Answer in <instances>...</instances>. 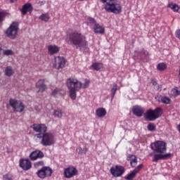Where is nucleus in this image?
Wrapping results in <instances>:
<instances>
[{
    "label": "nucleus",
    "mask_w": 180,
    "mask_h": 180,
    "mask_svg": "<svg viewBox=\"0 0 180 180\" xmlns=\"http://www.w3.org/2000/svg\"><path fill=\"white\" fill-rule=\"evenodd\" d=\"M103 4H105L104 9L108 13H113L114 15H120L121 13L122 7V5L116 1V0H100Z\"/></svg>",
    "instance_id": "1"
},
{
    "label": "nucleus",
    "mask_w": 180,
    "mask_h": 180,
    "mask_svg": "<svg viewBox=\"0 0 180 180\" xmlns=\"http://www.w3.org/2000/svg\"><path fill=\"white\" fill-rule=\"evenodd\" d=\"M163 114L162 108L157 107L155 110L148 109L143 115L146 121L153 122L160 118Z\"/></svg>",
    "instance_id": "2"
},
{
    "label": "nucleus",
    "mask_w": 180,
    "mask_h": 180,
    "mask_svg": "<svg viewBox=\"0 0 180 180\" xmlns=\"http://www.w3.org/2000/svg\"><path fill=\"white\" fill-rule=\"evenodd\" d=\"M36 137L41 139L40 143L43 146H51L55 142L54 135L51 133L45 132L42 135L41 134H37Z\"/></svg>",
    "instance_id": "3"
},
{
    "label": "nucleus",
    "mask_w": 180,
    "mask_h": 180,
    "mask_svg": "<svg viewBox=\"0 0 180 180\" xmlns=\"http://www.w3.org/2000/svg\"><path fill=\"white\" fill-rule=\"evenodd\" d=\"M150 148L155 153L164 154L167 151V143L163 141H156L150 144Z\"/></svg>",
    "instance_id": "4"
},
{
    "label": "nucleus",
    "mask_w": 180,
    "mask_h": 180,
    "mask_svg": "<svg viewBox=\"0 0 180 180\" xmlns=\"http://www.w3.org/2000/svg\"><path fill=\"white\" fill-rule=\"evenodd\" d=\"M19 23L18 22H13L9 27L6 31V36L8 39L14 40L18 35Z\"/></svg>",
    "instance_id": "5"
},
{
    "label": "nucleus",
    "mask_w": 180,
    "mask_h": 180,
    "mask_svg": "<svg viewBox=\"0 0 180 180\" xmlns=\"http://www.w3.org/2000/svg\"><path fill=\"white\" fill-rule=\"evenodd\" d=\"M9 105L14 112L22 113L25 110V105L23 102L15 98L9 99Z\"/></svg>",
    "instance_id": "6"
},
{
    "label": "nucleus",
    "mask_w": 180,
    "mask_h": 180,
    "mask_svg": "<svg viewBox=\"0 0 180 180\" xmlns=\"http://www.w3.org/2000/svg\"><path fill=\"white\" fill-rule=\"evenodd\" d=\"M66 86L68 89L79 91L82 86V82L78 80V79L70 77L67 79Z\"/></svg>",
    "instance_id": "7"
},
{
    "label": "nucleus",
    "mask_w": 180,
    "mask_h": 180,
    "mask_svg": "<svg viewBox=\"0 0 180 180\" xmlns=\"http://www.w3.org/2000/svg\"><path fill=\"white\" fill-rule=\"evenodd\" d=\"M53 169L50 167L44 166L37 172V176L41 179L51 177Z\"/></svg>",
    "instance_id": "8"
},
{
    "label": "nucleus",
    "mask_w": 180,
    "mask_h": 180,
    "mask_svg": "<svg viewBox=\"0 0 180 180\" xmlns=\"http://www.w3.org/2000/svg\"><path fill=\"white\" fill-rule=\"evenodd\" d=\"M70 41L75 45H79L84 41V36L81 33L75 31L69 35Z\"/></svg>",
    "instance_id": "9"
},
{
    "label": "nucleus",
    "mask_w": 180,
    "mask_h": 180,
    "mask_svg": "<svg viewBox=\"0 0 180 180\" xmlns=\"http://www.w3.org/2000/svg\"><path fill=\"white\" fill-rule=\"evenodd\" d=\"M110 172L112 176L118 178L123 175L125 172V169L122 165H115L110 168Z\"/></svg>",
    "instance_id": "10"
},
{
    "label": "nucleus",
    "mask_w": 180,
    "mask_h": 180,
    "mask_svg": "<svg viewBox=\"0 0 180 180\" xmlns=\"http://www.w3.org/2000/svg\"><path fill=\"white\" fill-rule=\"evenodd\" d=\"M64 176L66 179H71L75 176H78V169L75 167H68L64 169Z\"/></svg>",
    "instance_id": "11"
},
{
    "label": "nucleus",
    "mask_w": 180,
    "mask_h": 180,
    "mask_svg": "<svg viewBox=\"0 0 180 180\" xmlns=\"http://www.w3.org/2000/svg\"><path fill=\"white\" fill-rule=\"evenodd\" d=\"M30 128L38 134H44L47 132V126L44 124H33L30 126Z\"/></svg>",
    "instance_id": "12"
},
{
    "label": "nucleus",
    "mask_w": 180,
    "mask_h": 180,
    "mask_svg": "<svg viewBox=\"0 0 180 180\" xmlns=\"http://www.w3.org/2000/svg\"><path fill=\"white\" fill-rule=\"evenodd\" d=\"M54 60V67L56 70H61V68H64V67H65V58H64V57L56 56Z\"/></svg>",
    "instance_id": "13"
},
{
    "label": "nucleus",
    "mask_w": 180,
    "mask_h": 180,
    "mask_svg": "<svg viewBox=\"0 0 180 180\" xmlns=\"http://www.w3.org/2000/svg\"><path fill=\"white\" fill-rule=\"evenodd\" d=\"M19 165L23 171H28L32 167V162L29 159H20Z\"/></svg>",
    "instance_id": "14"
},
{
    "label": "nucleus",
    "mask_w": 180,
    "mask_h": 180,
    "mask_svg": "<svg viewBox=\"0 0 180 180\" xmlns=\"http://www.w3.org/2000/svg\"><path fill=\"white\" fill-rule=\"evenodd\" d=\"M46 79H41L35 84L36 89H38L37 93H44L47 89V85L45 84Z\"/></svg>",
    "instance_id": "15"
},
{
    "label": "nucleus",
    "mask_w": 180,
    "mask_h": 180,
    "mask_svg": "<svg viewBox=\"0 0 180 180\" xmlns=\"http://www.w3.org/2000/svg\"><path fill=\"white\" fill-rule=\"evenodd\" d=\"M44 158V153L40 150H36L32 151L30 155V158L32 161H36L39 159H43Z\"/></svg>",
    "instance_id": "16"
},
{
    "label": "nucleus",
    "mask_w": 180,
    "mask_h": 180,
    "mask_svg": "<svg viewBox=\"0 0 180 180\" xmlns=\"http://www.w3.org/2000/svg\"><path fill=\"white\" fill-rule=\"evenodd\" d=\"M171 157V153L162 154V153H155L154 154L152 162H158L159 160H166Z\"/></svg>",
    "instance_id": "17"
},
{
    "label": "nucleus",
    "mask_w": 180,
    "mask_h": 180,
    "mask_svg": "<svg viewBox=\"0 0 180 180\" xmlns=\"http://www.w3.org/2000/svg\"><path fill=\"white\" fill-rule=\"evenodd\" d=\"M133 115L138 117H141L144 112V110L142 107L139 105H134L132 108Z\"/></svg>",
    "instance_id": "18"
},
{
    "label": "nucleus",
    "mask_w": 180,
    "mask_h": 180,
    "mask_svg": "<svg viewBox=\"0 0 180 180\" xmlns=\"http://www.w3.org/2000/svg\"><path fill=\"white\" fill-rule=\"evenodd\" d=\"M93 30L96 34H103L105 33V27L101 25L99 23L93 26Z\"/></svg>",
    "instance_id": "19"
},
{
    "label": "nucleus",
    "mask_w": 180,
    "mask_h": 180,
    "mask_svg": "<svg viewBox=\"0 0 180 180\" xmlns=\"http://www.w3.org/2000/svg\"><path fill=\"white\" fill-rule=\"evenodd\" d=\"M127 160L130 162V165L131 167L134 168L137 165V158L134 155L129 154L127 158Z\"/></svg>",
    "instance_id": "20"
},
{
    "label": "nucleus",
    "mask_w": 180,
    "mask_h": 180,
    "mask_svg": "<svg viewBox=\"0 0 180 180\" xmlns=\"http://www.w3.org/2000/svg\"><path fill=\"white\" fill-rule=\"evenodd\" d=\"M33 10V6L31 4H25L21 10L22 15H27L28 12H31Z\"/></svg>",
    "instance_id": "21"
},
{
    "label": "nucleus",
    "mask_w": 180,
    "mask_h": 180,
    "mask_svg": "<svg viewBox=\"0 0 180 180\" xmlns=\"http://www.w3.org/2000/svg\"><path fill=\"white\" fill-rule=\"evenodd\" d=\"M60 51V47L57 46H48V53L50 56H53V54H57Z\"/></svg>",
    "instance_id": "22"
},
{
    "label": "nucleus",
    "mask_w": 180,
    "mask_h": 180,
    "mask_svg": "<svg viewBox=\"0 0 180 180\" xmlns=\"http://www.w3.org/2000/svg\"><path fill=\"white\" fill-rule=\"evenodd\" d=\"M96 116L99 118L104 117L105 116H106V114H107L106 109L103 108H98L96 110Z\"/></svg>",
    "instance_id": "23"
},
{
    "label": "nucleus",
    "mask_w": 180,
    "mask_h": 180,
    "mask_svg": "<svg viewBox=\"0 0 180 180\" xmlns=\"http://www.w3.org/2000/svg\"><path fill=\"white\" fill-rule=\"evenodd\" d=\"M15 74V70L12 66H7L4 70V75L6 77H13Z\"/></svg>",
    "instance_id": "24"
},
{
    "label": "nucleus",
    "mask_w": 180,
    "mask_h": 180,
    "mask_svg": "<svg viewBox=\"0 0 180 180\" xmlns=\"http://www.w3.org/2000/svg\"><path fill=\"white\" fill-rule=\"evenodd\" d=\"M139 54V60H145V58H146L147 57H149L150 56V53L144 49H143Z\"/></svg>",
    "instance_id": "25"
},
{
    "label": "nucleus",
    "mask_w": 180,
    "mask_h": 180,
    "mask_svg": "<svg viewBox=\"0 0 180 180\" xmlns=\"http://www.w3.org/2000/svg\"><path fill=\"white\" fill-rule=\"evenodd\" d=\"M92 68L96 71H101L103 68V63H94L91 65Z\"/></svg>",
    "instance_id": "26"
},
{
    "label": "nucleus",
    "mask_w": 180,
    "mask_h": 180,
    "mask_svg": "<svg viewBox=\"0 0 180 180\" xmlns=\"http://www.w3.org/2000/svg\"><path fill=\"white\" fill-rule=\"evenodd\" d=\"M76 152L79 155H86V153H88V148H86V146H84V148L79 147L76 149Z\"/></svg>",
    "instance_id": "27"
},
{
    "label": "nucleus",
    "mask_w": 180,
    "mask_h": 180,
    "mask_svg": "<svg viewBox=\"0 0 180 180\" xmlns=\"http://www.w3.org/2000/svg\"><path fill=\"white\" fill-rule=\"evenodd\" d=\"M77 91H78V90L69 89L70 98L72 101L77 100Z\"/></svg>",
    "instance_id": "28"
},
{
    "label": "nucleus",
    "mask_w": 180,
    "mask_h": 180,
    "mask_svg": "<svg viewBox=\"0 0 180 180\" xmlns=\"http://www.w3.org/2000/svg\"><path fill=\"white\" fill-rule=\"evenodd\" d=\"M87 23L90 27H92V26H95V25H97L98 22H96V20L92 17H89L87 18Z\"/></svg>",
    "instance_id": "29"
},
{
    "label": "nucleus",
    "mask_w": 180,
    "mask_h": 180,
    "mask_svg": "<svg viewBox=\"0 0 180 180\" xmlns=\"http://www.w3.org/2000/svg\"><path fill=\"white\" fill-rule=\"evenodd\" d=\"M53 116L58 119L63 118V110H54Z\"/></svg>",
    "instance_id": "30"
},
{
    "label": "nucleus",
    "mask_w": 180,
    "mask_h": 180,
    "mask_svg": "<svg viewBox=\"0 0 180 180\" xmlns=\"http://www.w3.org/2000/svg\"><path fill=\"white\" fill-rule=\"evenodd\" d=\"M40 20L43 22H49L50 20V15L49 13H44L39 16Z\"/></svg>",
    "instance_id": "31"
},
{
    "label": "nucleus",
    "mask_w": 180,
    "mask_h": 180,
    "mask_svg": "<svg viewBox=\"0 0 180 180\" xmlns=\"http://www.w3.org/2000/svg\"><path fill=\"white\" fill-rule=\"evenodd\" d=\"M117 91V84L114 83L112 88L111 89V97H112V100L114 99L115 96L116 94V92Z\"/></svg>",
    "instance_id": "32"
},
{
    "label": "nucleus",
    "mask_w": 180,
    "mask_h": 180,
    "mask_svg": "<svg viewBox=\"0 0 180 180\" xmlns=\"http://www.w3.org/2000/svg\"><path fill=\"white\" fill-rule=\"evenodd\" d=\"M136 176V174L135 172L131 171V173L128 174L125 177L124 179L126 180H133Z\"/></svg>",
    "instance_id": "33"
},
{
    "label": "nucleus",
    "mask_w": 180,
    "mask_h": 180,
    "mask_svg": "<svg viewBox=\"0 0 180 180\" xmlns=\"http://www.w3.org/2000/svg\"><path fill=\"white\" fill-rule=\"evenodd\" d=\"M168 7L172 8L174 12H178L180 8L177 4H173L172 3H169L168 4Z\"/></svg>",
    "instance_id": "34"
},
{
    "label": "nucleus",
    "mask_w": 180,
    "mask_h": 180,
    "mask_svg": "<svg viewBox=\"0 0 180 180\" xmlns=\"http://www.w3.org/2000/svg\"><path fill=\"white\" fill-rule=\"evenodd\" d=\"M161 103L165 104V105H169L171 104V99L169 97L163 96L160 99Z\"/></svg>",
    "instance_id": "35"
},
{
    "label": "nucleus",
    "mask_w": 180,
    "mask_h": 180,
    "mask_svg": "<svg viewBox=\"0 0 180 180\" xmlns=\"http://www.w3.org/2000/svg\"><path fill=\"white\" fill-rule=\"evenodd\" d=\"M90 84H91V81L88 79H86L84 80V84L82 83L81 89H88L89 87Z\"/></svg>",
    "instance_id": "36"
},
{
    "label": "nucleus",
    "mask_w": 180,
    "mask_h": 180,
    "mask_svg": "<svg viewBox=\"0 0 180 180\" xmlns=\"http://www.w3.org/2000/svg\"><path fill=\"white\" fill-rule=\"evenodd\" d=\"M171 94L174 97H176L180 95V90H179L178 87H174L172 89Z\"/></svg>",
    "instance_id": "37"
},
{
    "label": "nucleus",
    "mask_w": 180,
    "mask_h": 180,
    "mask_svg": "<svg viewBox=\"0 0 180 180\" xmlns=\"http://www.w3.org/2000/svg\"><path fill=\"white\" fill-rule=\"evenodd\" d=\"M157 68L159 71H165L167 68V65L165 63H160L157 65Z\"/></svg>",
    "instance_id": "38"
},
{
    "label": "nucleus",
    "mask_w": 180,
    "mask_h": 180,
    "mask_svg": "<svg viewBox=\"0 0 180 180\" xmlns=\"http://www.w3.org/2000/svg\"><path fill=\"white\" fill-rule=\"evenodd\" d=\"M147 129L149 131H155L156 130V127L154 123H149L147 126Z\"/></svg>",
    "instance_id": "39"
},
{
    "label": "nucleus",
    "mask_w": 180,
    "mask_h": 180,
    "mask_svg": "<svg viewBox=\"0 0 180 180\" xmlns=\"http://www.w3.org/2000/svg\"><path fill=\"white\" fill-rule=\"evenodd\" d=\"M3 180H14L13 174L6 173L3 175Z\"/></svg>",
    "instance_id": "40"
},
{
    "label": "nucleus",
    "mask_w": 180,
    "mask_h": 180,
    "mask_svg": "<svg viewBox=\"0 0 180 180\" xmlns=\"http://www.w3.org/2000/svg\"><path fill=\"white\" fill-rule=\"evenodd\" d=\"M61 95V90L60 89H56L52 92V96L57 98L58 96Z\"/></svg>",
    "instance_id": "41"
},
{
    "label": "nucleus",
    "mask_w": 180,
    "mask_h": 180,
    "mask_svg": "<svg viewBox=\"0 0 180 180\" xmlns=\"http://www.w3.org/2000/svg\"><path fill=\"white\" fill-rule=\"evenodd\" d=\"M3 54L4 56H13L14 52L11 49H7V50H4Z\"/></svg>",
    "instance_id": "42"
},
{
    "label": "nucleus",
    "mask_w": 180,
    "mask_h": 180,
    "mask_svg": "<svg viewBox=\"0 0 180 180\" xmlns=\"http://www.w3.org/2000/svg\"><path fill=\"white\" fill-rule=\"evenodd\" d=\"M6 16V13L4 11H0V23H2Z\"/></svg>",
    "instance_id": "43"
},
{
    "label": "nucleus",
    "mask_w": 180,
    "mask_h": 180,
    "mask_svg": "<svg viewBox=\"0 0 180 180\" xmlns=\"http://www.w3.org/2000/svg\"><path fill=\"white\" fill-rule=\"evenodd\" d=\"M143 164H141L136 167L133 172H135L136 174L143 169Z\"/></svg>",
    "instance_id": "44"
},
{
    "label": "nucleus",
    "mask_w": 180,
    "mask_h": 180,
    "mask_svg": "<svg viewBox=\"0 0 180 180\" xmlns=\"http://www.w3.org/2000/svg\"><path fill=\"white\" fill-rule=\"evenodd\" d=\"M34 167L38 168L39 167L44 166V162L43 161H38L34 164Z\"/></svg>",
    "instance_id": "45"
},
{
    "label": "nucleus",
    "mask_w": 180,
    "mask_h": 180,
    "mask_svg": "<svg viewBox=\"0 0 180 180\" xmlns=\"http://www.w3.org/2000/svg\"><path fill=\"white\" fill-rule=\"evenodd\" d=\"M176 37H177V39H179V40H180V30H178L176 32Z\"/></svg>",
    "instance_id": "46"
},
{
    "label": "nucleus",
    "mask_w": 180,
    "mask_h": 180,
    "mask_svg": "<svg viewBox=\"0 0 180 180\" xmlns=\"http://www.w3.org/2000/svg\"><path fill=\"white\" fill-rule=\"evenodd\" d=\"M2 50H3L2 48L0 47V60H2L3 58L2 53H1Z\"/></svg>",
    "instance_id": "47"
},
{
    "label": "nucleus",
    "mask_w": 180,
    "mask_h": 180,
    "mask_svg": "<svg viewBox=\"0 0 180 180\" xmlns=\"http://www.w3.org/2000/svg\"><path fill=\"white\" fill-rule=\"evenodd\" d=\"M11 3H15L18 1V0H9Z\"/></svg>",
    "instance_id": "48"
},
{
    "label": "nucleus",
    "mask_w": 180,
    "mask_h": 180,
    "mask_svg": "<svg viewBox=\"0 0 180 180\" xmlns=\"http://www.w3.org/2000/svg\"><path fill=\"white\" fill-rule=\"evenodd\" d=\"M79 47H80V50H84V49H85L84 46H79Z\"/></svg>",
    "instance_id": "49"
},
{
    "label": "nucleus",
    "mask_w": 180,
    "mask_h": 180,
    "mask_svg": "<svg viewBox=\"0 0 180 180\" xmlns=\"http://www.w3.org/2000/svg\"><path fill=\"white\" fill-rule=\"evenodd\" d=\"M153 86H157V85H158L157 82H153Z\"/></svg>",
    "instance_id": "50"
},
{
    "label": "nucleus",
    "mask_w": 180,
    "mask_h": 180,
    "mask_svg": "<svg viewBox=\"0 0 180 180\" xmlns=\"http://www.w3.org/2000/svg\"><path fill=\"white\" fill-rule=\"evenodd\" d=\"M177 129H178L179 132L180 133V124L177 126Z\"/></svg>",
    "instance_id": "51"
},
{
    "label": "nucleus",
    "mask_w": 180,
    "mask_h": 180,
    "mask_svg": "<svg viewBox=\"0 0 180 180\" xmlns=\"http://www.w3.org/2000/svg\"><path fill=\"white\" fill-rule=\"evenodd\" d=\"M179 77H180V68H179ZM179 81H180V79H179Z\"/></svg>",
    "instance_id": "52"
},
{
    "label": "nucleus",
    "mask_w": 180,
    "mask_h": 180,
    "mask_svg": "<svg viewBox=\"0 0 180 180\" xmlns=\"http://www.w3.org/2000/svg\"><path fill=\"white\" fill-rule=\"evenodd\" d=\"M24 180H30L29 179H24Z\"/></svg>",
    "instance_id": "53"
},
{
    "label": "nucleus",
    "mask_w": 180,
    "mask_h": 180,
    "mask_svg": "<svg viewBox=\"0 0 180 180\" xmlns=\"http://www.w3.org/2000/svg\"><path fill=\"white\" fill-rule=\"evenodd\" d=\"M41 4H43V1H41Z\"/></svg>",
    "instance_id": "54"
},
{
    "label": "nucleus",
    "mask_w": 180,
    "mask_h": 180,
    "mask_svg": "<svg viewBox=\"0 0 180 180\" xmlns=\"http://www.w3.org/2000/svg\"><path fill=\"white\" fill-rule=\"evenodd\" d=\"M79 1H84V0H79Z\"/></svg>",
    "instance_id": "55"
},
{
    "label": "nucleus",
    "mask_w": 180,
    "mask_h": 180,
    "mask_svg": "<svg viewBox=\"0 0 180 180\" xmlns=\"http://www.w3.org/2000/svg\"><path fill=\"white\" fill-rule=\"evenodd\" d=\"M77 49H78V46H77Z\"/></svg>",
    "instance_id": "56"
}]
</instances>
